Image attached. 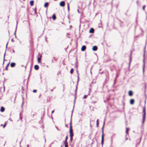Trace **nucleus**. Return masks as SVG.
I'll return each mask as SVG.
<instances>
[{
    "mask_svg": "<svg viewBox=\"0 0 147 147\" xmlns=\"http://www.w3.org/2000/svg\"><path fill=\"white\" fill-rule=\"evenodd\" d=\"M11 41L12 42H14V40H13V39H12L11 40Z\"/></svg>",
    "mask_w": 147,
    "mask_h": 147,
    "instance_id": "29",
    "label": "nucleus"
},
{
    "mask_svg": "<svg viewBox=\"0 0 147 147\" xmlns=\"http://www.w3.org/2000/svg\"><path fill=\"white\" fill-rule=\"evenodd\" d=\"M86 46L85 45H83L82 47L81 50L82 51H84L86 50Z\"/></svg>",
    "mask_w": 147,
    "mask_h": 147,
    "instance_id": "5",
    "label": "nucleus"
},
{
    "mask_svg": "<svg viewBox=\"0 0 147 147\" xmlns=\"http://www.w3.org/2000/svg\"><path fill=\"white\" fill-rule=\"evenodd\" d=\"M53 19V20H55V14H54L53 16L52 17Z\"/></svg>",
    "mask_w": 147,
    "mask_h": 147,
    "instance_id": "21",
    "label": "nucleus"
},
{
    "mask_svg": "<svg viewBox=\"0 0 147 147\" xmlns=\"http://www.w3.org/2000/svg\"><path fill=\"white\" fill-rule=\"evenodd\" d=\"M42 57L41 55H40V57H38V61L39 63H40L41 62V58Z\"/></svg>",
    "mask_w": 147,
    "mask_h": 147,
    "instance_id": "12",
    "label": "nucleus"
},
{
    "mask_svg": "<svg viewBox=\"0 0 147 147\" xmlns=\"http://www.w3.org/2000/svg\"><path fill=\"white\" fill-rule=\"evenodd\" d=\"M35 13H36V9H35L34 10Z\"/></svg>",
    "mask_w": 147,
    "mask_h": 147,
    "instance_id": "28",
    "label": "nucleus"
},
{
    "mask_svg": "<svg viewBox=\"0 0 147 147\" xmlns=\"http://www.w3.org/2000/svg\"><path fill=\"white\" fill-rule=\"evenodd\" d=\"M60 5L61 6L63 7L65 6V3L64 1H61L60 3Z\"/></svg>",
    "mask_w": 147,
    "mask_h": 147,
    "instance_id": "4",
    "label": "nucleus"
},
{
    "mask_svg": "<svg viewBox=\"0 0 147 147\" xmlns=\"http://www.w3.org/2000/svg\"><path fill=\"white\" fill-rule=\"evenodd\" d=\"M94 29L93 28H92L90 30L89 32H90V33H93L94 32Z\"/></svg>",
    "mask_w": 147,
    "mask_h": 147,
    "instance_id": "10",
    "label": "nucleus"
},
{
    "mask_svg": "<svg viewBox=\"0 0 147 147\" xmlns=\"http://www.w3.org/2000/svg\"><path fill=\"white\" fill-rule=\"evenodd\" d=\"M67 8H68V10H69V4L68 3L67 4Z\"/></svg>",
    "mask_w": 147,
    "mask_h": 147,
    "instance_id": "26",
    "label": "nucleus"
},
{
    "mask_svg": "<svg viewBox=\"0 0 147 147\" xmlns=\"http://www.w3.org/2000/svg\"><path fill=\"white\" fill-rule=\"evenodd\" d=\"M54 112V111H52V113H53Z\"/></svg>",
    "mask_w": 147,
    "mask_h": 147,
    "instance_id": "30",
    "label": "nucleus"
},
{
    "mask_svg": "<svg viewBox=\"0 0 147 147\" xmlns=\"http://www.w3.org/2000/svg\"><path fill=\"white\" fill-rule=\"evenodd\" d=\"M48 2L46 3L44 5V7H47L48 6Z\"/></svg>",
    "mask_w": 147,
    "mask_h": 147,
    "instance_id": "15",
    "label": "nucleus"
},
{
    "mask_svg": "<svg viewBox=\"0 0 147 147\" xmlns=\"http://www.w3.org/2000/svg\"><path fill=\"white\" fill-rule=\"evenodd\" d=\"M9 65V63L7 65L6 67H5V69L6 70H8V67Z\"/></svg>",
    "mask_w": 147,
    "mask_h": 147,
    "instance_id": "20",
    "label": "nucleus"
},
{
    "mask_svg": "<svg viewBox=\"0 0 147 147\" xmlns=\"http://www.w3.org/2000/svg\"><path fill=\"white\" fill-rule=\"evenodd\" d=\"M145 7H146V6H145V5H144V6L143 7L142 9H143L144 10H145Z\"/></svg>",
    "mask_w": 147,
    "mask_h": 147,
    "instance_id": "25",
    "label": "nucleus"
},
{
    "mask_svg": "<svg viewBox=\"0 0 147 147\" xmlns=\"http://www.w3.org/2000/svg\"><path fill=\"white\" fill-rule=\"evenodd\" d=\"M103 139H104V136H103V132L102 135V137H101V144H102V145H103V143H104Z\"/></svg>",
    "mask_w": 147,
    "mask_h": 147,
    "instance_id": "3",
    "label": "nucleus"
},
{
    "mask_svg": "<svg viewBox=\"0 0 147 147\" xmlns=\"http://www.w3.org/2000/svg\"><path fill=\"white\" fill-rule=\"evenodd\" d=\"M64 144L65 146V147H68V143L67 142H64Z\"/></svg>",
    "mask_w": 147,
    "mask_h": 147,
    "instance_id": "13",
    "label": "nucleus"
},
{
    "mask_svg": "<svg viewBox=\"0 0 147 147\" xmlns=\"http://www.w3.org/2000/svg\"><path fill=\"white\" fill-rule=\"evenodd\" d=\"M128 94L129 96H132L133 95V93L132 91H129L128 92Z\"/></svg>",
    "mask_w": 147,
    "mask_h": 147,
    "instance_id": "7",
    "label": "nucleus"
},
{
    "mask_svg": "<svg viewBox=\"0 0 147 147\" xmlns=\"http://www.w3.org/2000/svg\"><path fill=\"white\" fill-rule=\"evenodd\" d=\"M87 95H84V96L83 98H84V99L86 98H87Z\"/></svg>",
    "mask_w": 147,
    "mask_h": 147,
    "instance_id": "24",
    "label": "nucleus"
},
{
    "mask_svg": "<svg viewBox=\"0 0 147 147\" xmlns=\"http://www.w3.org/2000/svg\"><path fill=\"white\" fill-rule=\"evenodd\" d=\"M5 109V108L3 107H2L1 108L0 110H4Z\"/></svg>",
    "mask_w": 147,
    "mask_h": 147,
    "instance_id": "23",
    "label": "nucleus"
},
{
    "mask_svg": "<svg viewBox=\"0 0 147 147\" xmlns=\"http://www.w3.org/2000/svg\"><path fill=\"white\" fill-rule=\"evenodd\" d=\"M7 124V123L6 122H5V124L4 125H3L2 124L1 125V126H2L3 127V128H4L5 127L6 125Z\"/></svg>",
    "mask_w": 147,
    "mask_h": 147,
    "instance_id": "17",
    "label": "nucleus"
},
{
    "mask_svg": "<svg viewBox=\"0 0 147 147\" xmlns=\"http://www.w3.org/2000/svg\"><path fill=\"white\" fill-rule=\"evenodd\" d=\"M35 69L38 70L39 69V66L37 65H36L34 66Z\"/></svg>",
    "mask_w": 147,
    "mask_h": 147,
    "instance_id": "14",
    "label": "nucleus"
},
{
    "mask_svg": "<svg viewBox=\"0 0 147 147\" xmlns=\"http://www.w3.org/2000/svg\"><path fill=\"white\" fill-rule=\"evenodd\" d=\"M30 4L31 6H33L34 4V1H30Z\"/></svg>",
    "mask_w": 147,
    "mask_h": 147,
    "instance_id": "16",
    "label": "nucleus"
},
{
    "mask_svg": "<svg viewBox=\"0 0 147 147\" xmlns=\"http://www.w3.org/2000/svg\"><path fill=\"white\" fill-rule=\"evenodd\" d=\"M36 90H33V92H36Z\"/></svg>",
    "mask_w": 147,
    "mask_h": 147,
    "instance_id": "27",
    "label": "nucleus"
},
{
    "mask_svg": "<svg viewBox=\"0 0 147 147\" xmlns=\"http://www.w3.org/2000/svg\"><path fill=\"white\" fill-rule=\"evenodd\" d=\"M68 139V136L67 135L65 138V140L64 142H67V140Z\"/></svg>",
    "mask_w": 147,
    "mask_h": 147,
    "instance_id": "19",
    "label": "nucleus"
},
{
    "mask_svg": "<svg viewBox=\"0 0 147 147\" xmlns=\"http://www.w3.org/2000/svg\"><path fill=\"white\" fill-rule=\"evenodd\" d=\"M129 128L128 127H126V133L127 135L129 134Z\"/></svg>",
    "mask_w": 147,
    "mask_h": 147,
    "instance_id": "8",
    "label": "nucleus"
},
{
    "mask_svg": "<svg viewBox=\"0 0 147 147\" xmlns=\"http://www.w3.org/2000/svg\"><path fill=\"white\" fill-rule=\"evenodd\" d=\"M16 65V63H12L11 64L10 66L11 67H13Z\"/></svg>",
    "mask_w": 147,
    "mask_h": 147,
    "instance_id": "11",
    "label": "nucleus"
},
{
    "mask_svg": "<svg viewBox=\"0 0 147 147\" xmlns=\"http://www.w3.org/2000/svg\"><path fill=\"white\" fill-rule=\"evenodd\" d=\"M2 112H3L4 111H1Z\"/></svg>",
    "mask_w": 147,
    "mask_h": 147,
    "instance_id": "31",
    "label": "nucleus"
},
{
    "mask_svg": "<svg viewBox=\"0 0 147 147\" xmlns=\"http://www.w3.org/2000/svg\"><path fill=\"white\" fill-rule=\"evenodd\" d=\"M97 123H96V125L97 127H98V119H97L96 121Z\"/></svg>",
    "mask_w": 147,
    "mask_h": 147,
    "instance_id": "22",
    "label": "nucleus"
},
{
    "mask_svg": "<svg viewBox=\"0 0 147 147\" xmlns=\"http://www.w3.org/2000/svg\"><path fill=\"white\" fill-rule=\"evenodd\" d=\"M74 71V69L73 68H71V69L70 73L72 74H73V72Z\"/></svg>",
    "mask_w": 147,
    "mask_h": 147,
    "instance_id": "18",
    "label": "nucleus"
},
{
    "mask_svg": "<svg viewBox=\"0 0 147 147\" xmlns=\"http://www.w3.org/2000/svg\"><path fill=\"white\" fill-rule=\"evenodd\" d=\"M72 123L71 121L70 122V129H69V136L70 137V140L71 142L73 140V137L74 136V133L71 125Z\"/></svg>",
    "mask_w": 147,
    "mask_h": 147,
    "instance_id": "1",
    "label": "nucleus"
},
{
    "mask_svg": "<svg viewBox=\"0 0 147 147\" xmlns=\"http://www.w3.org/2000/svg\"><path fill=\"white\" fill-rule=\"evenodd\" d=\"M134 103V99H131L130 100V104L131 105L133 104Z\"/></svg>",
    "mask_w": 147,
    "mask_h": 147,
    "instance_id": "9",
    "label": "nucleus"
},
{
    "mask_svg": "<svg viewBox=\"0 0 147 147\" xmlns=\"http://www.w3.org/2000/svg\"><path fill=\"white\" fill-rule=\"evenodd\" d=\"M97 49V47L96 46H94L92 48V50L93 51H96Z\"/></svg>",
    "mask_w": 147,
    "mask_h": 147,
    "instance_id": "6",
    "label": "nucleus"
},
{
    "mask_svg": "<svg viewBox=\"0 0 147 147\" xmlns=\"http://www.w3.org/2000/svg\"><path fill=\"white\" fill-rule=\"evenodd\" d=\"M142 123L143 124L145 122V119H146V111H143V112L142 113Z\"/></svg>",
    "mask_w": 147,
    "mask_h": 147,
    "instance_id": "2",
    "label": "nucleus"
}]
</instances>
